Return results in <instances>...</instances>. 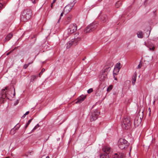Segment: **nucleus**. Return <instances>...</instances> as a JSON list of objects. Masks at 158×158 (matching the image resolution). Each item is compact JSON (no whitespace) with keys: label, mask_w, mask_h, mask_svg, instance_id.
I'll return each mask as SVG.
<instances>
[{"label":"nucleus","mask_w":158,"mask_h":158,"mask_svg":"<svg viewBox=\"0 0 158 158\" xmlns=\"http://www.w3.org/2000/svg\"><path fill=\"white\" fill-rule=\"evenodd\" d=\"M32 12L30 9L24 10L21 14L20 20L22 21L27 22L30 18Z\"/></svg>","instance_id":"1"},{"label":"nucleus","mask_w":158,"mask_h":158,"mask_svg":"<svg viewBox=\"0 0 158 158\" xmlns=\"http://www.w3.org/2000/svg\"><path fill=\"white\" fill-rule=\"evenodd\" d=\"M77 30V26L76 24L73 23L69 26L67 30L65 32L64 35L66 37L68 36V35L72 34L75 32Z\"/></svg>","instance_id":"2"},{"label":"nucleus","mask_w":158,"mask_h":158,"mask_svg":"<svg viewBox=\"0 0 158 158\" xmlns=\"http://www.w3.org/2000/svg\"><path fill=\"white\" fill-rule=\"evenodd\" d=\"M129 144L127 141L123 138L120 139L118 142V147L121 149H126L127 148Z\"/></svg>","instance_id":"3"},{"label":"nucleus","mask_w":158,"mask_h":158,"mask_svg":"<svg viewBox=\"0 0 158 158\" xmlns=\"http://www.w3.org/2000/svg\"><path fill=\"white\" fill-rule=\"evenodd\" d=\"M122 125L123 127L125 129L127 130L130 128L131 123L128 117H124L123 118Z\"/></svg>","instance_id":"4"},{"label":"nucleus","mask_w":158,"mask_h":158,"mask_svg":"<svg viewBox=\"0 0 158 158\" xmlns=\"http://www.w3.org/2000/svg\"><path fill=\"white\" fill-rule=\"evenodd\" d=\"M98 25V23L96 22H94L90 24L86 28L84 31L85 33L90 32L96 29Z\"/></svg>","instance_id":"5"},{"label":"nucleus","mask_w":158,"mask_h":158,"mask_svg":"<svg viewBox=\"0 0 158 158\" xmlns=\"http://www.w3.org/2000/svg\"><path fill=\"white\" fill-rule=\"evenodd\" d=\"M99 112L97 109L92 110L91 112V115L90 118V120L92 122L97 119L98 118Z\"/></svg>","instance_id":"6"},{"label":"nucleus","mask_w":158,"mask_h":158,"mask_svg":"<svg viewBox=\"0 0 158 158\" xmlns=\"http://www.w3.org/2000/svg\"><path fill=\"white\" fill-rule=\"evenodd\" d=\"M76 3V2L73 1L72 2L66 5L64 9V13H65V14H68L74 6Z\"/></svg>","instance_id":"7"},{"label":"nucleus","mask_w":158,"mask_h":158,"mask_svg":"<svg viewBox=\"0 0 158 158\" xmlns=\"http://www.w3.org/2000/svg\"><path fill=\"white\" fill-rule=\"evenodd\" d=\"M142 119L139 116H137L135 118L134 120V124L135 127L138 126L141 123Z\"/></svg>","instance_id":"8"},{"label":"nucleus","mask_w":158,"mask_h":158,"mask_svg":"<svg viewBox=\"0 0 158 158\" xmlns=\"http://www.w3.org/2000/svg\"><path fill=\"white\" fill-rule=\"evenodd\" d=\"M86 96L81 95L80 97L77 98V101L75 102V103L77 104H80L86 98Z\"/></svg>","instance_id":"9"},{"label":"nucleus","mask_w":158,"mask_h":158,"mask_svg":"<svg viewBox=\"0 0 158 158\" xmlns=\"http://www.w3.org/2000/svg\"><path fill=\"white\" fill-rule=\"evenodd\" d=\"M110 70V67L106 65L105 66L103 69L102 70V72L105 74L107 75L109 72Z\"/></svg>","instance_id":"10"},{"label":"nucleus","mask_w":158,"mask_h":158,"mask_svg":"<svg viewBox=\"0 0 158 158\" xmlns=\"http://www.w3.org/2000/svg\"><path fill=\"white\" fill-rule=\"evenodd\" d=\"M7 90V87H6L4 89H3L2 90L1 97L2 99H4L5 98L7 97V95L6 93Z\"/></svg>","instance_id":"11"},{"label":"nucleus","mask_w":158,"mask_h":158,"mask_svg":"<svg viewBox=\"0 0 158 158\" xmlns=\"http://www.w3.org/2000/svg\"><path fill=\"white\" fill-rule=\"evenodd\" d=\"M120 64L119 63H117L116 65V66L115 67L114 69V70L113 71V74H116V73H115V71H116L118 73L120 68L121 67H120Z\"/></svg>","instance_id":"12"},{"label":"nucleus","mask_w":158,"mask_h":158,"mask_svg":"<svg viewBox=\"0 0 158 158\" xmlns=\"http://www.w3.org/2000/svg\"><path fill=\"white\" fill-rule=\"evenodd\" d=\"M102 149L103 152L106 154H109L111 151L110 148L107 146H104Z\"/></svg>","instance_id":"13"},{"label":"nucleus","mask_w":158,"mask_h":158,"mask_svg":"<svg viewBox=\"0 0 158 158\" xmlns=\"http://www.w3.org/2000/svg\"><path fill=\"white\" fill-rule=\"evenodd\" d=\"M99 19L102 22L104 23L105 22L107 19V16L106 15H101L99 16Z\"/></svg>","instance_id":"14"},{"label":"nucleus","mask_w":158,"mask_h":158,"mask_svg":"<svg viewBox=\"0 0 158 158\" xmlns=\"http://www.w3.org/2000/svg\"><path fill=\"white\" fill-rule=\"evenodd\" d=\"M123 154L122 153H115L114 156L113 158H123Z\"/></svg>","instance_id":"15"},{"label":"nucleus","mask_w":158,"mask_h":158,"mask_svg":"<svg viewBox=\"0 0 158 158\" xmlns=\"http://www.w3.org/2000/svg\"><path fill=\"white\" fill-rule=\"evenodd\" d=\"M137 77L136 73L135 72L132 77V84L134 85L136 81Z\"/></svg>","instance_id":"16"},{"label":"nucleus","mask_w":158,"mask_h":158,"mask_svg":"<svg viewBox=\"0 0 158 158\" xmlns=\"http://www.w3.org/2000/svg\"><path fill=\"white\" fill-rule=\"evenodd\" d=\"M107 77V75L102 72V74L100 76V80L103 81Z\"/></svg>","instance_id":"17"},{"label":"nucleus","mask_w":158,"mask_h":158,"mask_svg":"<svg viewBox=\"0 0 158 158\" xmlns=\"http://www.w3.org/2000/svg\"><path fill=\"white\" fill-rule=\"evenodd\" d=\"M12 34L11 33L9 34L5 38V41H7L9 40L12 38Z\"/></svg>","instance_id":"18"},{"label":"nucleus","mask_w":158,"mask_h":158,"mask_svg":"<svg viewBox=\"0 0 158 158\" xmlns=\"http://www.w3.org/2000/svg\"><path fill=\"white\" fill-rule=\"evenodd\" d=\"M138 38H142L143 36V34L141 31H139L137 33Z\"/></svg>","instance_id":"19"},{"label":"nucleus","mask_w":158,"mask_h":158,"mask_svg":"<svg viewBox=\"0 0 158 158\" xmlns=\"http://www.w3.org/2000/svg\"><path fill=\"white\" fill-rule=\"evenodd\" d=\"M78 35V34L77 33H76L74 34L75 37L74 38V41L75 42H77L79 40H80L81 39V38L80 37H76Z\"/></svg>","instance_id":"20"},{"label":"nucleus","mask_w":158,"mask_h":158,"mask_svg":"<svg viewBox=\"0 0 158 158\" xmlns=\"http://www.w3.org/2000/svg\"><path fill=\"white\" fill-rule=\"evenodd\" d=\"M100 158H110V156L108 154H106L105 153L101 155Z\"/></svg>","instance_id":"21"},{"label":"nucleus","mask_w":158,"mask_h":158,"mask_svg":"<svg viewBox=\"0 0 158 158\" xmlns=\"http://www.w3.org/2000/svg\"><path fill=\"white\" fill-rule=\"evenodd\" d=\"M122 2L121 1H118L115 4V7L118 8L122 5Z\"/></svg>","instance_id":"22"},{"label":"nucleus","mask_w":158,"mask_h":158,"mask_svg":"<svg viewBox=\"0 0 158 158\" xmlns=\"http://www.w3.org/2000/svg\"><path fill=\"white\" fill-rule=\"evenodd\" d=\"M20 127V125L19 124H17L14 127V128H13L12 130H18L19 128Z\"/></svg>","instance_id":"23"},{"label":"nucleus","mask_w":158,"mask_h":158,"mask_svg":"<svg viewBox=\"0 0 158 158\" xmlns=\"http://www.w3.org/2000/svg\"><path fill=\"white\" fill-rule=\"evenodd\" d=\"M73 41H70L67 44L66 48H69L70 46L72 45V42H73Z\"/></svg>","instance_id":"24"},{"label":"nucleus","mask_w":158,"mask_h":158,"mask_svg":"<svg viewBox=\"0 0 158 158\" xmlns=\"http://www.w3.org/2000/svg\"><path fill=\"white\" fill-rule=\"evenodd\" d=\"M33 62H29L27 64H24L23 66V68L25 69H27L28 66L31 64Z\"/></svg>","instance_id":"25"},{"label":"nucleus","mask_w":158,"mask_h":158,"mask_svg":"<svg viewBox=\"0 0 158 158\" xmlns=\"http://www.w3.org/2000/svg\"><path fill=\"white\" fill-rule=\"evenodd\" d=\"M32 119L31 118V119H30L29 120H28V121L25 127V129H26L27 128V127H28V126L30 124V123L31 122V121L32 120Z\"/></svg>","instance_id":"26"},{"label":"nucleus","mask_w":158,"mask_h":158,"mask_svg":"<svg viewBox=\"0 0 158 158\" xmlns=\"http://www.w3.org/2000/svg\"><path fill=\"white\" fill-rule=\"evenodd\" d=\"M45 70L43 68L41 71V72L39 74V77H40L41 75L45 71Z\"/></svg>","instance_id":"27"},{"label":"nucleus","mask_w":158,"mask_h":158,"mask_svg":"<svg viewBox=\"0 0 158 158\" xmlns=\"http://www.w3.org/2000/svg\"><path fill=\"white\" fill-rule=\"evenodd\" d=\"M149 46L152 47V48H150L149 50H152V51H154V49H155V47L153 46V44H149Z\"/></svg>","instance_id":"28"},{"label":"nucleus","mask_w":158,"mask_h":158,"mask_svg":"<svg viewBox=\"0 0 158 158\" xmlns=\"http://www.w3.org/2000/svg\"><path fill=\"white\" fill-rule=\"evenodd\" d=\"M112 89V85H110L108 87L107 89V91L108 92L110 91V90H111Z\"/></svg>","instance_id":"29"},{"label":"nucleus","mask_w":158,"mask_h":158,"mask_svg":"<svg viewBox=\"0 0 158 158\" xmlns=\"http://www.w3.org/2000/svg\"><path fill=\"white\" fill-rule=\"evenodd\" d=\"M93 91V89L92 88H90L87 90V93L88 94H90Z\"/></svg>","instance_id":"30"},{"label":"nucleus","mask_w":158,"mask_h":158,"mask_svg":"<svg viewBox=\"0 0 158 158\" xmlns=\"http://www.w3.org/2000/svg\"><path fill=\"white\" fill-rule=\"evenodd\" d=\"M36 78V76L35 75H32L31 77V80H34Z\"/></svg>","instance_id":"31"},{"label":"nucleus","mask_w":158,"mask_h":158,"mask_svg":"<svg viewBox=\"0 0 158 158\" xmlns=\"http://www.w3.org/2000/svg\"><path fill=\"white\" fill-rule=\"evenodd\" d=\"M39 127V125L38 124H37L36 126H35L33 128V129L32 130V131H33L34 130H35L38 127Z\"/></svg>","instance_id":"32"},{"label":"nucleus","mask_w":158,"mask_h":158,"mask_svg":"<svg viewBox=\"0 0 158 158\" xmlns=\"http://www.w3.org/2000/svg\"><path fill=\"white\" fill-rule=\"evenodd\" d=\"M63 14H65V13H64V10H63V12L60 15V17L59 19L58 20L57 23H59L60 20V19L61 17L63 16Z\"/></svg>","instance_id":"33"},{"label":"nucleus","mask_w":158,"mask_h":158,"mask_svg":"<svg viewBox=\"0 0 158 158\" xmlns=\"http://www.w3.org/2000/svg\"><path fill=\"white\" fill-rule=\"evenodd\" d=\"M29 111H27L26 113L23 114V115L22 116V118H24L25 117V116L28 114L29 113Z\"/></svg>","instance_id":"34"},{"label":"nucleus","mask_w":158,"mask_h":158,"mask_svg":"<svg viewBox=\"0 0 158 158\" xmlns=\"http://www.w3.org/2000/svg\"><path fill=\"white\" fill-rule=\"evenodd\" d=\"M4 7L3 5L1 2H0V10Z\"/></svg>","instance_id":"35"},{"label":"nucleus","mask_w":158,"mask_h":158,"mask_svg":"<svg viewBox=\"0 0 158 158\" xmlns=\"http://www.w3.org/2000/svg\"><path fill=\"white\" fill-rule=\"evenodd\" d=\"M38 1V0H31L32 3L33 4L35 3Z\"/></svg>","instance_id":"36"},{"label":"nucleus","mask_w":158,"mask_h":158,"mask_svg":"<svg viewBox=\"0 0 158 158\" xmlns=\"http://www.w3.org/2000/svg\"><path fill=\"white\" fill-rule=\"evenodd\" d=\"M71 16L68 17H67V19H68L67 21L68 22V23H69L71 19Z\"/></svg>","instance_id":"37"},{"label":"nucleus","mask_w":158,"mask_h":158,"mask_svg":"<svg viewBox=\"0 0 158 158\" xmlns=\"http://www.w3.org/2000/svg\"><path fill=\"white\" fill-rule=\"evenodd\" d=\"M142 66V64L141 63L139 64L138 65L137 69H139L141 68Z\"/></svg>","instance_id":"38"},{"label":"nucleus","mask_w":158,"mask_h":158,"mask_svg":"<svg viewBox=\"0 0 158 158\" xmlns=\"http://www.w3.org/2000/svg\"><path fill=\"white\" fill-rule=\"evenodd\" d=\"M147 33H148V35H147L146 36V37H148L149 36V35L150 33V31H147Z\"/></svg>","instance_id":"39"},{"label":"nucleus","mask_w":158,"mask_h":158,"mask_svg":"<svg viewBox=\"0 0 158 158\" xmlns=\"http://www.w3.org/2000/svg\"><path fill=\"white\" fill-rule=\"evenodd\" d=\"M14 93L13 94V96H15V89L14 88Z\"/></svg>","instance_id":"40"},{"label":"nucleus","mask_w":158,"mask_h":158,"mask_svg":"<svg viewBox=\"0 0 158 158\" xmlns=\"http://www.w3.org/2000/svg\"><path fill=\"white\" fill-rule=\"evenodd\" d=\"M109 65H110V66H111L112 65H113V63L112 62H110V63H109Z\"/></svg>","instance_id":"41"},{"label":"nucleus","mask_w":158,"mask_h":158,"mask_svg":"<svg viewBox=\"0 0 158 158\" xmlns=\"http://www.w3.org/2000/svg\"><path fill=\"white\" fill-rule=\"evenodd\" d=\"M56 0H53L52 1V3L53 4L56 2Z\"/></svg>","instance_id":"42"},{"label":"nucleus","mask_w":158,"mask_h":158,"mask_svg":"<svg viewBox=\"0 0 158 158\" xmlns=\"http://www.w3.org/2000/svg\"><path fill=\"white\" fill-rule=\"evenodd\" d=\"M148 110L150 112H151V108H148Z\"/></svg>","instance_id":"43"},{"label":"nucleus","mask_w":158,"mask_h":158,"mask_svg":"<svg viewBox=\"0 0 158 158\" xmlns=\"http://www.w3.org/2000/svg\"><path fill=\"white\" fill-rule=\"evenodd\" d=\"M53 6V3H52L51 4V8H52Z\"/></svg>","instance_id":"44"},{"label":"nucleus","mask_w":158,"mask_h":158,"mask_svg":"<svg viewBox=\"0 0 158 158\" xmlns=\"http://www.w3.org/2000/svg\"><path fill=\"white\" fill-rule=\"evenodd\" d=\"M151 112H149V116H151Z\"/></svg>","instance_id":"45"},{"label":"nucleus","mask_w":158,"mask_h":158,"mask_svg":"<svg viewBox=\"0 0 158 158\" xmlns=\"http://www.w3.org/2000/svg\"><path fill=\"white\" fill-rule=\"evenodd\" d=\"M85 58H83V60H85Z\"/></svg>","instance_id":"46"},{"label":"nucleus","mask_w":158,"mask_h":158,"mask_svg":"<svg viewBox=\"0 0 158 158\" xmlns=\"http://www.w3.org/2000/svg\"><path fill=\"white\" fill-rule=\"evenodd\" d=\"M46 158H50L49 156H47Z\"/></svg>","instance_id":"47"},{"label":"nucleus","mask_w":158,"mask_h":158,"mask_svg":"<svg viewBox=\"0 0 158 158\" xmlns=\"http://www.w3.org/2000/svg\"><path fill=\"white\" fill-rule=\"evenodd\" d=\"M9 54V53H7V55H8Z\"/></svg>","instance_id":"48"},{"label":"nucleus","mask_w":158,"mask_h":158,"mask_svg":"<svg viewBox=\"0 0 158 158\" xmlns=\"http://www.w3.org/2000/svg\"><path fill=\"white\" fill-rule=\"evenodd\" d=\"M49 136H48V138H49ZM48 138L46 140H48Z\"/></svg>","instance_id":"49"},{"label":"nucleus","mask_w":158,"mask_h":158,"mask_svg":"<svg viewBox=\"0 0 158 158\" xmlns=\"http://www.w3.org/2000/svg\"><path fill=\"white\" fill-rule=\"evenodd\" d=\"M115 79L116 80V78H115Z\"/></svg>","instance_id":"50"},{"label":"nucleus","mask_w":158,"mask_h":158,"mask_svg":"<svg viewBox=\"0 0 158 158\" xmlns=\"http://www.w3.org/2000/svg\"><path fill=\"white\" fill-rule=\"evenodd\" d=\"M6 158H7V157H6Z\"/></svg>","instance_id":"51"}]
</instances>
